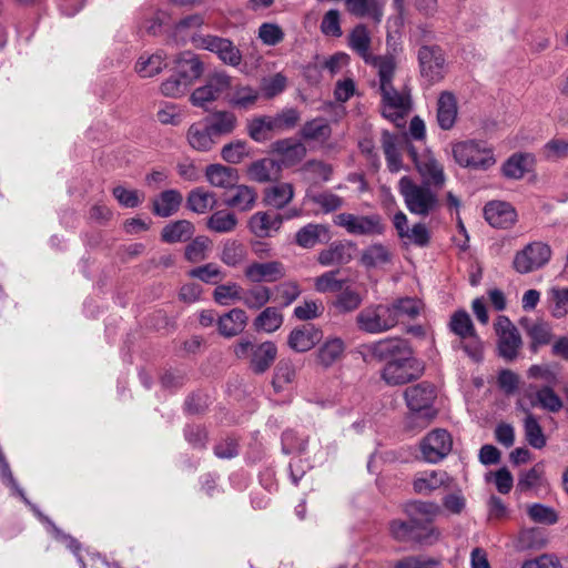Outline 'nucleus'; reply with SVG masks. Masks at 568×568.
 <instances>
[{
  "label": "nucleus",
  "instance_id": "1",
  "mask_svg": "<svg viewBox=\"0 0 568 568\" xmlns=\"http://www.w3.org/2000/svg\"><path fill=\"white\" fill-rule=\"evenodd\" d=\"M362 354L365 362H385L381 378L389 386L404 385L417 379L424 369L404 339L385 338L363 345Z\"/></svg>",
  "mask_w": 568,
  "mask_h": 568
},
{
  "label": "nucleus",
  "instance_id": "2",
  "mask_svg": "<svg viewBox=\"0 0 568 568\" xmlns=\"http://www.w3.org/2000/svg\"><path fill=\"white\" fill-rule=\"evenodd\" d=\"M396 62H384L377 71L379 91L382 94V114L397 126L403 125L405 116L410 111V97L406 91H398L393 85Z\"/></svg>",
  "mask_w": 568,
  "mask_h": 568
},
{
  "label": "nucleus",
  "instance_id": "3",
  "mask_svg": "<svg viewBox=\"0 0 568 568\" xmlns=\"http://www.w3.org/2000/svg\"><path fill=\"white\" fill-rule=\"evenodd\" d=\"M435 387L426 382L409 386L404 392V398L409 409L405 425L409 429H423L428 426L437 415L434 407L436 399Z\"/></svg>",
  "mask_w": 568,
  "mask_h": 568
},
{
  "label": "nucleus",
  "instance_id": "4",
  "mask_svg": "<svg viewBox=\"0 0 568 568\" xmlns=\"http://www.w3.org/2000/svg\"><path fill=\"white\" fill-rule=\"evenodd\" d=\"M397 190L406 209L414 215L426 217L434 214L440 206L438 195L440 190L429 184L418 183L409 175L399 179Z\"/></svg>",
  "mask_w": 568,
  "mask_h": 568
},
{
  "label": "nucleus",
  "instance_id": "5",
  "mask_svg": "<svg viewBox=\"0 0 568 568\" xmlns=\"http://www.w3.org/2000/svg\"><path fill=\"white\" fill-rule=\"evenodd\" d=\"M448 327L457 337L453 347L462 349L474 362H480L484 354V343L476 332L470 315L465 310L454 312Z\"/></svg>",
  "mask_w": 568,
  "mask_h": 568
},
{
  "label": "nucleus",
  "instance_id": "6",
  "mask_svg": "<svg viewBox=\"0 0 568 568\" xmlns=\"http://www.w3.org/2000/svg\"><path fill=\"white\" fill-rule=\"evenodd\" d=\"M457 164L463 168L487 170L496 163L493 149L480 140L459 141L452 145Z\"/></svg>",
  "mask_w": 568,
  "mask_h": 568
},
{
  "label": "nucleus",
  "instance_id": "7",
  "mask_svg": "<svg viewBox=\"0 0 568 568\" xmlns=\"http://www.w3.org/2000/svg\"><path fill=\"white\" fill-rule=\"evenodd\" d=\"M191 44L199 50L214 53L219 60L230 67L237 68L242 62V52L232 40L215 34L194 33Z\"/></svg>",
  "mask_w": 568,
  "mask_h": 568
},
{
  "label": "nucleus",
  "instance_id": "8",
  "mask_svg": "<svg viewBox=\"0 0 568 568\" xmlns=\"http://www.w3.org/2000/svg\"><path fill=\"white\" fill-rule=\"evenodd\" d=\"M407 153L422 178L420 183L429 184L435 189L442 190L446 183L447 176L443 163L435 158L432 151L425 149L419 153L412 143H408Z\"/></svg>",
  "mask_w": 568,
  "mask_h": 568
},
{
  "label": "nucleus",
  "instance_id": "9",
  "mask_svg": "<svg viewBox=\"0 0 568 568\" xmlns=\"http://www.w3.org/2000/svg\"><path fill=\"white\" fill-rule=\"evenodd\" d=\"M494 329L499 356L506 361L516 359L523 346L518 328L507 316L499 315L494 323Z\"/></svg>",
  "mask_w": 568,
  "mask_h": 568
},
{
  "label": "nucleus",
  "instance_id": "10",
  "mask_svg": "<svg viewBox=\"0 0 568 568\" xmlns=\"http://www.w3.org/2000/svg\"><path fill=\"white\" fill-rule=\"evenodd\" d=\"M388 305L374 304L363 308L356 316L357 327L368 334H381L395 326V317Z\"/></svg>",
  "mask_w": 568,
  "mask_h": 568
},
{
  "label": "nucleus",
  "instance_id": "11",
  "mask_svg": "<svg viewBox=\"0 0 568 568\" xmlns=\"http://www.w3.org/2000/svg\"><path fill=\"white\" fill-rule=\"evenodd\" d=\"M334 223L343 227L348 234L356 236H373L384 232L382 217L378 214L339 213L334 217Z\"/></svg>",
  "mask_w": 568,
  "mask_h": 568
},
{
  "label": "nucleus",
  "instance_id": "12",
  "mask_svg": "<svg viewBox=\"0 0 568 568\" xmlns=\"http://www.w3.org/2000/svg\"><path fill=\"white\" fill-rule=\"evenodd\" d=\"M423 528L420 523L404 521L395 519L389 523V532L394 539L404 542H417L422 545H433L440 538L438 528H427V534H422L418 529Z\"/></svg>",
  "mask_w": 568,
  "mask_h": 568
},
{
  "label": "nucleus",
  "instance_id": "13",
  "mask_svg": "<svg viewBox=\"0 0 568 568\" xmlns=\"http://www.w3.org/2000/svg\"><path fill=\"white\" fill-rule=\"evenodd\" d=\"M372 39L369 32L364 24H357L348 36V47L356 52L367 64H371L376 69V72L381 70V65L384 62L393 63L395 58L389 54L374 55L371 52Z\"/></svg>",
  "mask_w": 568,
  "mask_h": 568
},
{
  "label": "nucleus",
  "instance_id": "14",
  "mask_svg": "<svg viewBox=\"0 0 568 568\" xmlns=\"http://www.w3.org/2000/svg\"><path fill=\"white\" fill-rule=\"evenodd\" d=\"M551 257V248L542 242H534L515 255L514 267L518 273L526 274L546 265Z\"/></svg>",
  "mask_w": 568,
  "mask_h": 568
},
{
  "label": "nucleus",
  "instance_id": "15",
  "mask_svg": "<svg viewBox=\"0 0 568 568\" xmlns=\"http://www.w3.org/2000/svg\"><path fill=\"white\" fill-rule=\"evenodd\" d=\"M453 448L450 434L443 428L429 432L420 443L423 458L427 463L436 464L444 459Z\"/></svg>",
  "mask_w": 568,
  "mask_h": 568
},
{
  "label": "nucleus",
  "instance_id": "16",
  "mask_svg": "<svg viewBox=\"0 0 568 568\" xmlns=\"http://www.w3.org/2000/svg\"><path fill=\"white\" fill-rule=\"evenodd\" d=\"M418 62L422 75L430 83L439 82L445 75V58L437 45H423L418 50Z\"/></svg>",
  "mask_w": 568,
  "mask_h": 568
},
{
  "label": "nucleus",
  "instance_id": "17",
  "mask_svg": "<svg viewBox=\"0 0 568 568\" xmlns=\"http://www.w3.org/2000/svg\"><path fill=\"white\" fill-rule=\"evenodd\" d=\"M295 216H298L297 210L286 216L273 211L256 212L250 217L248 227L257 237H271L278 232L285 219L288 220Z\"/></svg>",
  "mask_w": 568,
  "mask_h": 568
},
{
  "label": "nucleus",
  "instance_id": "18",
  "mask_svg": "<svg viewBox=\"0 0 568 568\" xmlns=\"http://www.w3.org/2000/svg\"><path fill=\"white\" fill-rule=\"evenodd\" d=\"M286 275L283 263L271 261L265 263H251L244 270V276L252 283L268 282L273 283L282 280Z\"/></svg>",
  "mask_w": 568,
  "mask_h": 568
},
{
  "label": "nucleus",
  "instance_id": "19",
  "mask_svg": "<svg viewBox=\"0 0 568 568\" xmlns=\"http://www.w3.org/2000/svg\"><path fill=\"white\" fill-rule=\"evenodd\" d=\"M520 326L530 339V349L537 353L541 346L548 345L552 339V326L544 320L521 317Z\"/></svg>",
  "mask_w": 568,
  "mask_h": 568
},
{
  "label": "nucleus",
  "instance_id": "20",
  "mask_svg": "<svg viewBox=\"0 0 568 568\" xmlns=\"http://www.w3.org/2000/svg\"><path fill=\"white\" fill-rule=\"evenodd\" d=\"M485 220L494 227L506 229L511 226L517 214L511 204L503 201H491L484 207Z\"/></svg>",
  "mask_w": 568,
  "mask_h": 568
},
{
  "label": "nucleus",
  "instance_id": "21",
  "mask_svg": "<svg viewBox=\"0 0 568 568\" xmlns=\"http://www.w3.org/2000/svg\"><path fill=\"white\" fill-rule=\"evenodd\" d=\"M452 480L445 470H425L416 474L413 487L417 494L429 495L442 487H449Z\"/></svg>",
  "mask_w": 568,
  "mask_h": 568
},
{
  "label": "nucleus",
  "instance_id": "22",
  "mask_svg": "<svg viewBox=\"0 0 568 568\" xmlns=\"http://www.w3.org/2000/svg\"><path fill=\"white\" fill-rule=\"evenodd\" d=\"M175 68L174 72L184 79L186 82H189L191 85L200 79L204 71L203 62L200 60V58L191 52V51H184L180 53L175 60Z\"/></svg>",
  "mask_w": 568,
  "mask_h": 568
},
{
  "label": "nucleus",
  "instance_id": "23",
  "mask_svg": "<svg viewBox=\"0 0 568 568\" xmlns=\"http://www.w3.org/2000/svg\"><path fill=\"white\" fill-rule=\"evenodd\" d=\"M248 317L246 312L242 308L235 307L217 318V331L224 337H234L245 329Z\"/></svg>",
  "mask_w": 568,
  "mask_h": 568
},
{
  "label": "nucleus",
  "instance_id": "24",
  "mask_svg": "<svg viewBox=\"0 0 568 568\" xmlns=\"http://www.w3.org/2000/svg\"><path fill=\"white\" fill-rule=\"evenodd\" d=\"M458 115L456 97L449 92L440 93L437 101V123L442 130L448 131L454 128Z\"/></svg>",
  "mask_w": 568,
  "mask_h": 568
},
{
  "label": "nucleus",
  "instance_id": "25",
  "mask_svg": "<svg viewBox=\"0 0 568 568\" xmlns=\"http://www.w3.org/2000/svg\"><path fill=\"white\" fill-rule=\"evenodd\" d=\"M547 545V532L539 527L523 528L514 540V546L519 551H538Z\"/></svg>",
  "mask_w": 568,
  "mask_h": 568
},
{
  "label": "nucleus",
  "instance_id": "26",
  "mask_svg": "<svg viewBox=\"0 0 568 568\" xmlns=\"http://www.w3.org/2000/svg\"><path fill=\"white\" fill-rule=\"evenodd\" d=\"M320 329L312 325H303L293 329L287 338L288 346L298 353H304L313 348L321 339Z\"/></svg>",
  "mask_w": 568,
  "mask_h": 568
},
{
  "label": "nucleus",
  "instance_id": "27",
  "mask_svg": "<svg viewBox=\"0 0 568 568\" xmlns=\"http://www.w3.org/2000/svg\"><path fill=\"white\" fill-rule=\"evenodd\" d=\"M353 246L351 243L334 242L317 255V262L322 266L344 265L352 261Z\"/></svg>",
  "mask_w": 568,
  "mask_h": 568
},
{
  "label": "nucleus",
  "instance_id": "28",
  "mask_svg": "<svg viewBox=\"0 0 568 568\" xmlns=\"http://www.w3.org/2000/svg\"><path fill=\"white\" fill-rule=\"evenodd\" d=\"M183 201L182 193L170 189L161 192L152 202V212L156 216L169 217L175 214Z\"/></svg>",
  "mask_w": 568,
  "mask_h": 568
},
{
  "label": "nucleus",
  "instance_id": "29",
  "mask_svg": "<svg viewBox=\"0 0 568 568\" xmlns=\"http://www.w3.org/2000/svg\"><path fill=\"white\" fill-rule=\"evenodd\" d=\"M331 239L328 229L323 224L310 223L300 229L295 235V242L304 248L314 247L318 243L328 242Z\"/></svg>",
  "mask_w": 568,
  "mask_h": 568
},
{
  "label": "nucleus",
  "instance_id": "30",
  "mask_svg": "<svg viewBox=\"0 0 568 568\" xmlns=\"http://www.w3.org/2000/svg\"><path fill=\"white\" fill-rule=\"evenodd\" d=\"M190 146L200 152L210 151L215 144L214 135L207 123L196 122L186 132Z\"/></svg>",
  "mask_w": 568,
  "mask_h": 568
},
{
  "label": "nucleus",
  "instance_id": "31",
  "mask_svg": "<svg viewBox=\"0 0 568 568\" xmlns=\"http://www.w3.org/2000/svg\"><path fill=\"white\" fill-rule=\"evenodd\" d=\"M205 178L214 187L231 189L239 181L237 171L222 164H210L205 169Z\"/></svg>",
  "mask_w": 568,
  "mask_h": 568
},
{
  "label": "nucleus",
  "instance_id": "32",
  "mask_svg": "<svg viewBox=\"0 0 568 568\" xmlns=\"http://www.w3.org/2000/svg\"><path fill=\"white\" fill-rule=\"evenodd\" d=\"M345 4L357 18H369L376 23L382 20L384 3L381 0H345Z\"/></svg>",
  "mask_w": 568,
  "mask_h": 568
},
{
  "label": "nucleus",
  "instance_id": "33",
  "mask_svg": "<svg viewBox=\"0 0 568 568\" xmlns=\"http://www.w3.org/2000/svg\"><path fill=\"white\" fill-rule=\"evenodd\" d=\"M345 344L338 337H333L326 339L317 349L316 359L317 363L324 367L328 368L337 363L344 355Z\"/></svg>",
  "mask_w": 568,
  "mask_h": 568
},
{
  "label": "nucleus",
  "instance_id": "34",
  "mask_svg": "<svg viewBox=\"0 0 568 568\" xmlns=\"http://www.w3.org/2000/svg\"><path fill=\"white\" fill-rule=\"evenodd\" d=\"M195 232L194 225L187 220H178L166 224L161 232V239L165 243L186 242Z\"/></svg>",
  "mask_w": 568,
  "mask_h": 568
},
{
  "label": "nucleus",
  "instance_id": "35",
  "mask_svg": "<svg viewBox=\"0 0 568 568\" xmlns=\"http://www.w3.org/2000/svg\"><path fill=\"white\" fill-rule=\"evenodd\" d=\"M277 355V348L272 342L255 345L251 357V367L257 373H264L273 364Z\"/></svg>",
  "mask_w": 568,
  "mask_h": 568
},
{
  "label": "nucleus",
  "instance_id": "36",
  "mask_svg": "<svg viewBox=\"0 0 568 568\" xmlns=\"http://www.w3.org/2000/svg\"><path fill=\"white\" fill-rule=\"evenodd\" d=\"M258 97V90L250 85L237 84L227 94L226 101L235 109L248 110L256 103Z\"/></svg>",
  "mask_w": 568,
  "mask_h": 568
},
{
  "label": "nucleus",
  "instance_id": "37",
  "mask_svg": "<svg viewBox=\"0 0 568 568\" xmlns=\"http://www.w3.org/2000/svg\"><path fill=\"white\" fill-rule=\"evenodd\" d=\"M294 196V187L291 183H277L268 186L264 192V203L274 209L285 207Z\"/></svg>",
  "mask_w": 568,
  "mask_h": 568
},
{
  "label": "nucleus",
  "instance_id": "38",
  "mask_svg": "<svg viewBox=\"0 0 568 568\" xmlns=\"http://www.w3.org/2000/svg\"><path fill=\"white\" fill-rule=\"evenodd\" d=\"M382 148L386 165L390 173H398L403 169L402 156L398 150V138L388 131L382 133Z\"/></svg>",
  "mask_w": 568,
  "mask_h": 568
},
{
  "label": "nucleus",
  "instance_id": "39",
  "mask_svg": "<svg viewBox=\"0 0 568 568\" xmlns=\"http://www.w3.org/2000/svg\"><path fill=\"white\" fill-rule=\"evenodd\" d=\"M280 170L281 166L275 160L265 158L253 162L247 169V174L251 180L263 183L277 178Z\"/></svg>",
  "mask_w": 568,
  "mask_h": 568
},
{
  "label": "nucleus",
  "instance_id": "40",
  "mask_svg": "<svg viewBox=\"0 0 568 568\" xmlns=\"http://www.w3.org/2000/svg\"><path fill=\"white\" fill-rule=\"evenodd\" d=\"M207 124L215 136L231 134L237 126V118L231 111H216L209 119Z\"/></svg>",
  "mask_w": 568,
  "mask_h": 568
},
{
  "label": "nucleus",
  "instance_id": "41",
  "mask_svg": "<svg viewBox=\"0 0 568 568\" xmlns=\"http://www.w3.org/2000/svg\"><path fill=\"white\" fill-rule=\"evenodd\" d=\"M232 189V192L225 200L226 205L240 211L251 210L256 201L254 189L243 184H235Z\"/></svg>",
  "mask_w": 568,
  "mask_h": 568
},
{
  "label": "nucleus",
  "instance_id": "42",
  "mask_svg": "<svg viewBox=\"0 0 568 568\" xmlns=\"http://www.w3.org/2000/svg\"><path fill=\"white\" fill-rule=\"evenodd\" d=\"M405 511L413 523H432L440 508L432 501H412L406 505Z\"/></svg>",
  "mask_w": 568,
  "mask_h": 568
},
{
  "label": "nucleus",
  "instance_id": "43",
  "mask_svg": "<svg viewBox=\"0 0 568 568\" xmlns=\"http://www.w3.org/2000/svg\"><path fill=\"white\" fill-rule=\"evenodd\" d=\"M216 204V196L213 192L203 187L193 189L186 199V206L194 213L203 214L213 209Z\"/></svg>",
  "mask_w": 568,
  "mask_h": 568
},
{
  "label": "nucleus",
  "instance_id": "44",
  "mask_svg": "<svg viewBox=\"0 0 568 568\" xmlns=\"http://www.w3.org/2000/svg\"><path fill=\"white\" fill-rule=\"evenodd\" d=\"M392 253L387 246L376 243L363 250L361 255V263L367 268L382 267L389 263Z\"/></svg>",
  "mask_w": 568,
  "mask_h": 568
},
{
  "label": "nucleus",
  "instance_id": "45",
  "mask_svg": "<svg viewBox=\"0 0 568 568\" xmlns=\"http://www.w3.org/2000/svg\"><path fill=\"white\" fill-rule=\"evenodd\" d=\"M271 288L264 285H254L247 290L242 288L241 302L248 310H260L271 300Z\"/></svg>",
  "mask_w": 568,
  "mask_h": 568
},
{
  "label": "nucleus",
  "instance_id": "46",
  "mask_svg": "<svg viewBox=\"0 0 568 568\" xmlns=\"http://www.w3.org/2000/svg\"><path fill=\"white\" fill-rule=\"evenodd\" d=\"M271 132H277L273 116H256L247 123V133L256 142L268 140Z\"/></svg>",
  "mask_w": 568,
  "mask_h": 568
},
{
  "label": "nucleus",
  "instance_id": "47",
  "mask_svg": "<svg viewBox=\"0 0 568 568\" xmlns=\"http://www.w3.org/2000/svg\"><path fill=\"white\" fill-rule=\"evenodd\" d=\"M531 406H540L550 412H559L564 404L561 398L555 393L551 386H544L535 390V396L530 398Z\"/></svg>",
  "mask_w": 568,
  "mask_h": 568
},
{
  "label": "nucleus",
  "instance_id": "48",
  "mask_svg": "<svg viewBox=\"0 0 568 568\" xmlns=\"http://www.w3.org/2000/svg\"><path fill=\"white\" fill-rule=\"evenodd\" d=\"M395 317V325L403 318H415L419 315L423 304L417 298L404 297L388 305Z\"/></svg>",
  "mask_w": 568,
  "mask_h": 568
},
{
  "label": "nucleus",
  "instance_id": "49",
  "mask_svg": "<svg viewBox=\"0 0 568 568\" xmlns=\"http://www.w3.org/2000/svg\"><path fill=\"white\" fill-rule=\"evenodd\" d=\"M296 366L290 359H281L274 371L273 387L276 392L285 389L296 378Z\"/></svg>",
  "mask_w": 568,
  "mask_h": 568
},
{
  "label": "nucleus",
  "instance_id": "50",
  "mask_svg": "<svg viewBox=\"0 0 568 568\" xmlns=\"http://www.w3.org/2000/svg\"><path fill=\"white\" fill-rule=\"evenodd\" d=\"M166 67L165 57L162 52H156L149 57H140L135 64V70L142 78H151L159 74Z\"/></svg>",
  "mask_w": 568,
  "mask_h": 568
},
{
  "label": "nucleus",
  "instance_id": "51",
  "mask_svg": "<svg viewBox=\"0 0 568 568\" xmlns=\"http://www.w3.org/2000/svg\"><path fill=\"white\" fill-rule=\"evenodd\" d=\"M363 302L362 295L351 287H346L336 295L333 307L341 314L356 311Z\"/></svg>",
  "mask_w": 568,
  "mask_h": 568
},
{
  "label": "nucleus",
  "instance_id": "52",
  "mask_svg": "<svg viewBox=\"0 0 568 568\" xmlns=\"http://www.w3.org/2000/svg\"><path fill=\"white\" fill-rule=\"evenodd\" d=\"M253 324L257 331L273 333L282 326L283 315L275 307H266L257 315Z\"/></svg>",
  "mask_w": 568,
  "mask_h": 568
},
{
  "label": "nucleus",
  "instance_id": "53",
  "mask_svg": "<svg viewBox=\"0 0 568 568\" xmlns=\"http://www.w3.org/2000/svg\"><path fill=\"white\" fill-rule=\"evenodd\" d=\"M519 405L523 406L520 403ZM521 408L523 410L527 412L526 418L524 420L526 439L530 446L540 449L546 445V437L542 433L541 426L539 425L537 418L531 413H529L524 407Z\"/></svg>",
  "mask_w": 568,
  "mask_h": 568
},
{
  "label": "nucleus",
  "instance_id": "54",
  "mask_svg": "<svg viewBox=\"0 0 568 568\" xmlns=\"http://www.w3.org/2000/svg\"><path fill=\"white\" fill-rule=\"evenodd\" d=\"M242 286L235 282L219 284L213 291V300L222 306L241 302Z\"/></svg>",
  "mask_w": 568,
  "mask_h": 568
},
{
  "label": "nucleus",
  "instance_id": "55",
  "mask_svg": "<svg viewBox=\"0 0 568 568\" xmlns=\"http://www.w3.org/2000/svg\"><path fill=\"white\" fill-rule=\"evenodd\" d=\"M237 219L234 213L221 210L209 217L206 226L216 233H229L235 229Z\"/></svg>",
  "mask_w": 568,
  "mask_h": 568
},
{
  "label": "nucleus",
  "instance_id": "56",
  "mask_svg": "<svg viewBox=\"0 0 568 568\" xmlns=\"http://www.w3.org/2000/svg\"><path fill=\"white\" fill-rule=\"evenodd\" d=\"M532 163L530 154H514L503 166V172L507 178L521 179Z\"/></svg>",
  "mask_w": 568,
  "mask_h": 568
},
{
  "label": "nucleus",
  "instance_id": "57",
  "mask_svg": "<svg viewBox=\"0 0 568 568\" xmlns=\"http://www.w3.org/2000/svg\"><path fill=\"white\" fill-rule=\"evenodd\" d=\"M204 23V19L201 14H191L181 19L174 28V36L182 42L190 41L191 36L197 33L196 30Z\"/></svg>",
  "mask_w": 568,
  "mask_h": 568
},
{
  "label": "nucleus",
  "instance_id": "58",
  "mask_svg": "<svg viewBox=\"0 0 568 568\" xmlns=\"http://www.w3.org/2000/svg\"><path fill=\"white\" fill-rule=\"evenodd\" d=\"M338 271H328L314 278V288L321 294L339 292L344 287V280L336 276Z\"/></svg>",
  "mask_w": 568,
  "mask_h": 568
},
{
  "label": "nucleus",
  "instance_id": "59",
  "mask_svg": "<svg viewBox=\"0 0 568 568\" xmlns=\"http://www.w3.org/2000/svg\"><path fill=\"white\" fill-rule=\"evenodd\" d=\"M210 245L206 236H196L185 246L184 256L191 263L202 262L207 257Z\"/></svg>",
  "mask_w": 568,
  "mask_h": 568
},
{
  "label": "nucleus",
  "instance_id": "60",
  "mask_svg": "<svg viewBox=\"0 0 568 568\" xmlns=\"http://www.w3.org/2000/svg\"><path fill=\"white\" fill-rule=\"evenodd\" d=\"M527 515L537 524L554 525L558 521L557 511L552 507L539 503L528 505Z\"/></svg>",
  "mask_w": 568,
  "mask_h": 568
},
{
  "label": "nucleus",
  "instance_id": "61",
  "mask_svg": "<svg viewBox=\"0 0 568 568\" xmlns=\"http://www.w3.org/2000/svg\"><path fill=\"white\" fill-rule=\"evenodd\" d=\"M545 485V478L542 475V468L535 466L531 469L524 471L519 479L517 487L521 491H537Z\"/></svg>",
  "mask_w": 568,
  "mask_h": 568
},
{
  "label": "nucleus",
  "instance_id": "62",
  "mask_svg": "<svg viewBox=\"0 0 568 568\" xmlns=\"http://www.w3.org/2000/svg\"><path fill=\"white\" fill-rule=\"evenodd\" d=\"M276 151L283 155V161L288 164L301 161L306 154V149L302 143L290 140L276 142Z\"/></svg>",
  "mask_w": 568,
  "mask_h": 568
},
{
  "label": "nucleus",
  "instance_id": "63",
  "mask_svg": "<svg viewBox=\"0 0 568 568\" xmlns=\"http://www.w3.org/2000/svg\"><path fill=\"white\" fill-rule=\"evenodd\" d=\"M189 276L199 278L207 284H217L224 280L225 274L222 270L213 263H207L203 266L195 267L189 272Z\"/></svg>",
  "mask_w": 568,
  "mask_h": 568
},
{
  "label": "nucleus",
  "instance_id": "64",
  "mask_svg": "<svg viewBox=\"0 0 568 568\" xmlns=\"http://www.w3.org/2000/svg\"><path fill=\"white\" fill-rule=\"evenodd\" d=\"M190 87L189 82L174 72V74L161 83L160 90L165 97L180 98L187 92Z\"/></svg>",
  "mask_w": 568,
  "mask_h": 568
}]
</instances>
